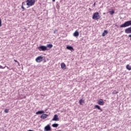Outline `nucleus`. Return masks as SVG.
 <instances>
[{
	"label": "nucleus",
	"mask_w": 131,
	"mask_h": 131,
	"mask_svg": "<svg viewBox=\"0 0 131 131\" xmlns=\"http://www.w3.org/2000/svg\"><path fill=\"white\" fill-rule=\"evenodd\" d=\"M53 48L52 44H47V47L45 46H40L38 47V50L40 51V52H45V51H49V50H51Z\"/></svg>",
	"instance_id": "f257e3e1"
},
{
	"label": "nucleus",
	"mask_w": 131,
	"mask_h": 131,
	"mask_svg": "<svg viewBox=\"0 0 131 131\" xmlns=\"http://www.w3.org/2000/svg\"><path fill=\"white\" fill-rule=\"evenodd\" d=\"M100 18L101 15H100V13H99V12L94 13L92 16V19L93 20H99V19Z\"/></svg>",
	"instance_id": "f03ea898"
},
{
	"label": "nucleus",
	"mask_w": 131,
	"mask_h": 131,
	"mask_svg": "<svg viewBox=\"0 0 131 131\" xmlns=\"http://www.w3.org/2000/svg\"><path fill=\"white\" fill-rule=\"evenodd\" d=\"M131 26V20L125 21L124 24L121 25L120 27L121 28H123L125 27H128V26Z\"/></svg>",
	"instance_id": "7ed1b4c3"
},
{
	"label": "nucleus",
	"mask_w": 131,
	"mask_h": 131,
	"mask_svg": "<svg viewBox=\"0 0 131 131\" xmlns=\"http://www.w3.org/2000/svg\"><path fill=\"white\" fill-rule=\"evenodd\" d=\"M26 3L27 6H28L29 7H32V6H34V4H35V0H27Z\"/></svg>",
	"instance_id": "20e7f679"
},
{
	"label": "nucleus",
	"mask_w": 131,
	"mask_h": 131,
	"mask_svg": "<svg viewBox=\"0 0 131 131\" xmlns=\"http://www.w3.org/2000/svg\"><path fill=\"white\" fill-rule=\"evenodd\" d=\"M43 57L41 56H38L36 59L35 61L37 63H40V62L42 61Z\"/></svg>",
	"instance_id": "39448f33"
},
{
	"label": "nucleus",
	"mask_w": 131,
	"mask_h": 131,
	"mask_svg": "<svg viewBox=\"0 0 131 131\" xmlns=\"http://www.w3.org/2000/svg\"><path fill=\"white\" fill-rule=\"evenodd\" d=\"M53 121H59V117H58V115H54L53 118L52 119Z\"/></svg>",
	"instance_id": "423d86ee"
},
{
	"label": "nucleus",
	"mask_w": 131,
	"mask_h": 131,
	"mask_svg": "<svg viewBox=\"0 0 131 131\" xmlns=\"http://www.w3.org/2000/svg\"><path fill=\"white\" fill-rule=\"evenodd\" d=\"M48 116H49V115H48L46 114H43L41 115V116H40V118L41 119H46V118H47V117H48Z\"/></svg>",
	"instance_id": "0eeeda50"
},
{
	"label": "nucleus",
	"mask_w": 131,
	"mask_h": 131,
	"mask_svg": "<svg viewBox=\"0 0 131 131\" xmlns=\"http://www.w3.org/2000/svg\"><path fill=\"white\" fill-rule=\"evenodd\" d=\"M49 130H51V126L48 124L45 127V131H49Z\"/></svg>",
	"instance_id": "6e6552de"
},
{
	"label": "nucleus",
	"mask_w": 131,
	"mask_h": 131,
	"mask_svg": "<svg viewBox=\"0 0 131 131\" xmlns=\"http://www.w3.org/2000/svg\"><path fill=\"white\" fill-rule=\"evenodd\" d=\"M125 33H131V27L125 30Z\"/></svg>",
	"instance_id": "1a4fd4ad"
},
{
	"label": "nucleus",
	"mask_w": 131,
	"mask_h": 131,
	"mask_svg": "<svg viewBox=\"0 0 131 131\" xmlns=\"http://www.w3.org/2000/svg\"><path fill=\"white\" fill-rule=\"evenodd\" d=\"M98 104L100 105V106H103V105H104V101H103V99H100L99 100Z\"/></svg>",
	"instance_id": "9d476101"
},
{
	"label": "nucleus",
	"mask_w": 131,
	"mask_h": 131,
	"mask_svg": "<svg viewBox=\"0 0 131 131\" xmlns=\"http://www.w3.org/2000/svg\"><path fill=\"white\" fill-rule=\"evenodd\" d=\"M79 36V32L77 31H75V32L73 33V36L75 37H77Z\"/></svg>",
	"instance_id": "9b49d317"
},
{
	"label": "nucleus",
	"mask_w": 131,
	"mask_h": 131,
	"mask_svg": "<svg viewBox=\"0 0 131 131\" xmlns=\"http://www.w3.org/2000/svg\"><path fill=\"white\" fill-rule=\"evenodd\" d=\"M61 67L63 70H65L67 68L66 64L64 62L61 63Z\"/></svg>",
	"instance_id": "f8f14e48"
},
{
	"label": "nucleus",
	"mask_w": 131,
	"mask_h": 131,
	"mask_svg": "<svg viewBox=\"0 0 131 131\" xmlns=\"http://www.w3.org/2000/svg\"><path fill=\"white\" fill-rule=\"evenodd\" d=\"M6 67V68H7V69H9V70H12V69H10V68H9V67L8 66H5V67H3L2 66L0 65V69H5V68Z\"/></svg>",
	"instance_id": "ddd939ff"
},
{
	"label": "nucleus",
	"mask_w": 131,
	"mask_h": 131,
	"mask_svg": "<svg viewBox=\"0 0 131 131\" xmlns=\"http://www.w3.org/2000/svg\"><path fill=\"white\" fill-rule=\"evenodd\" d=\"M94 108L96 109H98V110H100V111H103V110L101 108V107H100V106L98 105H95L94 106Z\"/></svg>",
	"instance_id": "4468645a"
},
{
	"label": "nucleus",
	"mask_w": 131,
	"mask_h": 131,
	"mask_svg": "<svg viewBox=\"0 0 131 131\" xmlns=\"http://www.w3.org/2000/svg\"><path fill=\"white\" fill-rule=\"evenodd\" d=\"M106 34H108V31L107 30H104L103 32L102 33V36H105Z\"/></svg>",
	"instance_id": "2eb2a0df"
},
{
	"label": "nucleus",
	"mask_w": 131,
	"mask_h": 131,
	"mask_svg": "<svg viewBox=\"0 0 131 131\" xmlns=\"http://www.w3.org/2000/svg\"><path fill=\"white\" fill-rule=\"evenodd\" d=\"M67 49L68 50H69L70 51H74V49H73V47L71 46H67Z\"/></svg>",
	"instance_id": "dca6fc26"
},
{
	"label": "nucleus",
	"mask_w": 131,
	"mask_h": 131,
	"mask_svg": "<svg viewBox=\"0 0 131 131\" xmlns=\"http://www.w3.org/2000/svg\"><path fill=\"white\" fill-rule=\"evenodd\" d=\"M126 69H127V70H128L129 71H130V70H131V66H129V64H127L126 66Z\"/></svg>",
	"instance_id": "f3484780"
},
{
	"label": "nucleus",
	"mask_w": 131,
	"mask_h": 131,
	"mask_svg": "<svg viewBox=\"0 0 131 131\" xmlns=\"http://www.w3.org/2000/svg\"><path fill=\"white\" fill-rule=\"evenodd\" d=\"M43 113H45V112L43 111H39L36 113V114H43Z\"/></svg>",
	"instance_id": "a211bd4d"
},
{
	"label": "nucleus",
	"mask_w": 131,
	"mask_h": 131,
	"mask_svg": "<svg viewBox=\"0 0 131 131\" xmlns=\"http://www.w3.org/2000/svg\"><path fill=\"white\" fill-rule=\"evenodd\" d=\"M79 103L80 105H82V104H83V103H84V100H83L82 99H80L79 101Z\"/></svg>",
	"instance_id": "6ab92c4d"
},
{
	"label": "nucleus",
	"mask_w": 131,
	"mask_h": 131,
	"mask_svg": "<svg viewBox=\"0 0 131 131\" xmlns=\"http://www.w3.org/2000/svg\"><path fill=\"white\" fill-rule=\"evenodd\" d=\"M52 126L53 127H58V126H59V124L54 123L52 124Z\"/></svg>",
	"instance_id": "aec40b11"
},
{
	"label": "nucleus",
	"mask_w": 131,
	"mask_h": 131,
	"mask_svg": "<svg viewBox=\"0 0 131 131\" xmlns=\"http://www.w3.org/2000/svg\"><path fill=\"white\" fill-rule=\"evenodd\" d=\"M24 5H25V2H23L21 4V9H23V10H25V8L23 6Z\"/></svg>",
	"instance_id": "412c9836"
},
{
	"label": "nucleus",
	"mask_w": 131,
	"mask_h": 131,
	"mask_svg": "<svg viewBox=\"0 0 131 131\" xmlns=\"http://www.w3.org/2000/svg\"><path fill=\"white\" fill-rule=\"evenodd\" d=\"M14 62H15V63H17L18 65L19 66H20V63L18 62V61H17V60L14 59Z\"/></svg>",
	"instance_id": "4be33fe9"
},
{
	"label": "nucleus",
	"mask_w": 131,
	"mask_h": 131,
	"mask_svg": "<svg viewBox=\"0 0 131 131\" xmlns=\"http://www.w3.org/2000/svg\"><path fill=\"white\" fill-rule=\"evenodd\" d=\"M4 112L5 113H9V109H5Z\"/></svg>",
	"instance_id": "5701e85b"
},
{
	"label": "nucleus",
	"mask_w": 131,
	"mask_h": 131,
	"mask_svg": "<svg viewBox=\"0 0 131 131\" xmlns=\"http://www.w3.org/2000/svg\"><path fill=\"white\" fill-rule=\"evenodd\" d=\"M118 91H117L116 90L114 91V92H113V94H118Z\"/></svg>",
	"instance_id": "b1692460"
},
{
	"label": "nucleus",
	"mask_w": 131,
	"mask_h": 131,
	"mask_svg": "<svg viewBox=\"0 0 131 131\" xmlns=\"http://www.w3.org/2000/svg\"><path fill=\"white\" fill-rule=\"evenodd\" d=\"M111 15H113V14H115V12L114 11H112L110 12Z\"/></svg>",
	"instance_id": "393cba45"
},
{
	"label": "nucleus",
	"mask_w": 131,
	"mask_h": 131,
	"mask_svg": "<svg viewBox=\"0 0 131 131\" xmlns=\"http://www.w3.org/2000/svg\"><path fill=\"white\" fill-rule=\"evenodd\" d=\"M58 31V30H55L54 31V34H56V32H57Z\"/></svg>",
	"instance_id": "a878e982"
},
{
	"label": "nucleus",
	"mask_w": 131,
	"mask_h": 131,
	"mask_svg": "<svg viewBox=\"0 0 131 131\" xmlns=\"http://www.w3.org/2000/svg\"><path fill=\"white\" fill-rule=\"evenodd\" d=\"M128 37H130V40H131V34L128 35Z\"/></svg>",
	"instance_id": "bb28decb"
},
{
	"label": "nucleus",
	"mask_w": 131,
	"mask_h": 131,
	"mask_svg": "<svg viewBox=\"0 0 131 131\" xmlns=\"http://www.w3.org/2000/svg\"><path fill=\"white\" fill-rule=\"evenodd\" d=\"M95 6H96V3H95L93 4V6H94V7H95Z\"/></svg>",
	"instance_id": "cd10ccee"
},
{
	"label": "nucleus",
	"mask_w": 131,
	"mask_h": 131,
	"mask_svg": "<svg viewBox=\"0 0 131 131\" xmlns=\"http://www.w3.org/2000/svg\"><path fill=\"white\" fill-rule=\"evenodd\" d=\"M52 2L54 3L55 2H56V0H52Z\"/></svg>",
	"instance_id": "c85d7f7f"
},
{
	"label": "nucleus",
	"mask_w": 131,
	"mask_h": 131,
	"mask_svg": "<svg viewBox=\"0 0 131 131\" xmlns=\"http://www.w3.org/2000/svg\"><path fill=\"white\" fill-rule=\"evenodd\" d=\"M28 131H33V130H31V129H30V130H28Z\"/></svg>",
	"instance_id": "c756f323"
}]
</instances>
